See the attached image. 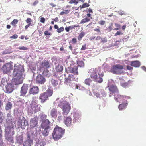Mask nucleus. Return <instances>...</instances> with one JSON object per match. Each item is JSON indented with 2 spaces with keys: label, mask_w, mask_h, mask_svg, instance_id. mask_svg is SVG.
<instances>
[{
  "label": "nucleus",
  "mask_w": 146,
  "mask_h": 146,
  "mask_svg": "<svg viewBox=\"0 0 146 146\" xmlns=\"http://www.w3.org/2000/svg\"><path fill=\"white\" fill-rule=\"evenodd\" d=\"M14 67L13 74L15 78L13 81L15 85L21 84L23 82V79L22 75L24 70L20 64L17 65L15 64Z\"/></svg>",
  "instance_id": "nucleus-1"
},
{
  "label": "nucleus",
  "mask_w": 146,
  "mask_h": 146,
  "mask_svg": "<svg viewBox=\"0 0 146 146\" xmlns=\"http://www.w3.org/2000/svg\"><path fill=\"white\" fill-rule=\"evenodd\" d=\"M89 73L90 74L91 78L96 82L101 83L103 81L102 77L104 76V73L100 68H92L90 70Z\"/></svg>",
  "instance_id": "nucleus-2"
},
{
  "label": "nucleus",
  "mask_w": 146,
  "mask_h": 146,
  "mask_svg": "<svg viewBox=\"0 0 146 146\" xmlns=\"http://www.w3.org/2000/svg\"><path fill=\"white\" fill-rule=\"evenodd\" d=\"M37 98L36 97L33 98L32 100L30 103L29 108L30 113H36L40 110L41 106L38 103Z\"/></svg>",
  "instance_id": "nucleus-3"
},
{
  "label": "nucleus",
  "mask_w": 146,
  "mask_h": 146,
  "mask_svg": "<svg viewBox=\"0 0 146 146\" xmlns=\"http://www.w3.org/2000/svg\"><path fill=\"white\" fill-rule=\"evenodd\" d=\"M65 130L58 125H56L54 129L52 135L55 141H57L62 138L65 133Z\"/></svg>",
  "instance_id": "nucleus-4"
},
{
  "label": "nucleus",
  "mask_w": 146,
  "mask_h": 146,
  "mask_svg": "<svg viewBox=\"0 0 146 146\" xmlns=\"http://www.w3.org/2000/svg\"><path fill=\"white\" fill-rule=\"evenodd\" d=\"M58 106L61 108L63 110V114L64 117L68 114L71 109L70 105L66 101H62L58 104Z\"/></svg>",
  "instance_id": "nucleus-5"
},
{
  "label": "nucleus",
  "mask_w": 146,
  "mask_h": 146,
  "mask_svg": "<svg viewBox=\"0 0 146 146\" xmlns=\"http://www.w3.org/2000/svg\"><path fill=\"white\" fill-rule=\"evenodd\" d=\"M53 93V90L48 89L45 92L41 93L39 96V99L41 103H44L48 99V98L51 96Z\"/></svg>",
  "instance_id": "nucleus-6"
},
{
  "label": "nucleus",
  "mask_w": 146,
  "mask_h": 146,
  "mask_svg": "<svg viewBox=\"0 0 146 146\" xmlns=\"http://www.w3.org/2000/svg\"><path fill=\"white\" fill-rule=\"evenodd\" d=\"M123 66L119 64L113 65L111 68L110 72L114 74H120L123 73L121 70L123 69Z\"/></svg>",
  "instance_id": "nucleus-7"
},
{
  "label": "nucleus",
  "mask_w": 146,
  "mask_h": 146,
  "mask_svg": "<svg viewBox=\"0 0 146 146\" xmlns=\"http://www.w3.org/2000/svg\"><path fill=\"white\" fill-rule=\"evenodd\" d=\"M13 68V66L12 63H8L3 65L2 68V70L4 74H7L9 73Z\"/></svg>",
  "instance_id": "nucleus-8"
},
{
  "label": "nucleus",
  "mask_w": 146,
  "mask_h": 146,
  "mask_svg": "<svg viewBox=\"0 0 146 146\" xmlns=\"http://www.w3.org/2000/svg\"><path fill=\"white\" fill-rule=\"evenodd\" d=\"M130 98V97L126 96L121 95L118 94V93H115L114 95V99L117 102L119 103L124 100H127L128 99Z\"/></svg>",
  "instance_id": "nucleus-9"
},
{
  "label": "nucleus",
  "mask_w": 146,
  "mask_h": 146,
  "mask_svg": "<svg viewBox=\"0 0 146 146\" xmlns=\"http://www.w3.org/2000/svg\"><path fill=\"white\" fill-rule=\"evenodd\" d=\"M78 79L77 76L75 75L69 74L65 78L64 83L67 85L71 82V81H76Z\"/></svg>",
  "instance_id": "nucleus-10"
},
{
  "label": "nucleus",
  "mask_w": 146,
  "mask_h": 146,
  "mask_svg": "<svg viewBox=\"0 0 146 146\" xmlns=\"http://www.w3.org/2000/svg\"><path fill=\"white\" fill-rule=\"evenodd\" d=\"M5 136L6 139L9 141L13 143V135L14 134L13 131L11 133V129H9V130L5 131Z\"/></svg>",
  "instance_id": "nucleus-11"
},
{
  "label": "nucleus",
  "mask_w": 146,
  "mask_h": 146,
  "mask_svg": "<svg viewBox=\"0 0 146 146\" xmlns=\"http://www.w3.org/2000/svg\"><path fill=\"white\" fill-rule=\"evenodd\" d=\"M41 67V68H43L44 69H46L47 68H49L50 67V64L49 62L47 60H44V61H43L40 64ZM48 70L47 69H46V70H44L43 71L42 73L43 74L44 76H46L47 75V74H46L45 73L46 72L47 73L48 72Z\"/></svg>",
  "instance_id": "nucleus-12"
},
{
  "label": "nucleus",
  "mask_w": 146,
  "mask_h": 146,
  "mask_svg": "<svg viewBox=\"0 0 146 146\" xmlns=\"http://www.w3.org/2000/svg\"><path fill=\"white\" fill-rule=\"evenodd\" d=\"M50 122L48 119H46L42 121V123L41 125V127L43 129L44 128L50 129Z\"/></svg>",
  "instance_id": "nucleus-13"
},
{
  "label": "nucleus",
  "mask_w": 146,
  "mask_h": 146,
  "mask_svg": "<svg viewBox=\"0 0 146 146\" xmlns=\"http://www.w3.org/2000/svg\"><path fill=\"white\" fill-rule=\"evenodd\" d=\"M29 87L28 84H23L22 87L21 88L20 91V96H24L26 93Z\"/></svg>",
  "instance_id": "nucleus-14"
},
{
  "label": "nucleus",
  "mask_w": 146,
  "mask_h": 146,
  "mask_svg": "<svg viewBox=\"0 0 146 146\" xmlns=\"http://www.w3.org/2000/svg\"><path fill=\"white\" fill-rule=\"evenodd\" d=\"M46 81V79L41 74H38L36 77V83L40 84H43Z\"/></svg>",
  "instance_id": "nucleus-15"
},
{
  "label": "nucleus",
  "mask_w": 146,
  "mask_h": 146,
  "mask_svg": "<svg viewBox=\"0 0 146 146\" xmlns=\"http://www.w3.org/2000/svg\"><path fill=\"white\" fill-rule=\"evenodd\" d=\"M68 72L73 73L75 75H78V66H74V67H68Z\"/></svg>",
  "instance_id": "nucleus-16"
},
{
  "label": "nucleus",
  "mask_w": 146,
  "mask_h": 146,
  "mask_svg": "<svg viewBox=\"0 0 146 146\" xmlns=\"http://www.w3.org/2000/svg\"><path fill=\"white\" fill-rule=\"evenodd\" d=\"M39 91V89L38 87L33 86L29 90V93L30 94L34 95L38 93Z\"/></svg>",
  "instance_id": "nucleus-17"
},
{
  "label": "nucleus",
  "mask_w": 146,
  "mask_h": 146,
  "mask_svg": "<svg viewBox=\"0 0 146 146\" xmlns=\"http://www.w3.org/2000/svg\"><path fill=\"white\" fill-rule=\"evenodd\" d=\"M5 92L6 93H11L13 90V86L11 83H9L6 85Z\"/></svg>",
  "instance_id": "nucleus-18"
},
{
  "label": "nucleus",
  "mask_w": 146,
  "mask_h": 146,
  "mask_svg": "<svg viewBox=\"0 0 146 146\" xmlns=\"http://www.w3.org/2000/svg\"><path fill=\"white\" fill-rule=\"evenodd\" d=\"M38 123L37 119L35 118H32L30 121V126L31 128L35 127Z\"/></svg>",
  "instance_id": "nucleus-19"
},
{
  "label": "nucleus",
  "mask_w": 146,
  "mask_h": 146,
  "mask_svg": "<svg viewBox=\"0 0 146 146\" xmlns=\"http://www.w3.org/2000/svg\"><path fill=\"white\" fill-rule=\"evenodd\" d=\"M109 90L115 94L119 92V91L117 86H111L109 88Z\"/></svg>",
  "instance_id": "nucleus-20"
},
{
  "label": "nucleus",
  "mask_w": 146,
  "mask_h": 146,
  "mask_svg": "<svg viewBox=\"0 0 146 146\" xmlns=\"http://www.w3.org/2000/svg\"><path fill=\"white\" fill-rule=\"evenodd\" d=\"M72 119L70 117H66L64 120V123L67 126H70L71 123Z\"/></svg>",
  "instance_id": "nucleus-21"
},
{
  "label": "nucleus",
  "mask_w": 146,
  "mask_h": 146,
  "mask_svg": "<svg viewBox=\"0 0 146 146\" xmlns=\"http://www.w3.org/2000/svg\"><path fill=\"white\" fill-rule=\"evenodd\" d=\"M130 65L135 67H138L140 65V62L138 61H132L130 62Z\"/></svg>",
  "instance_id": "nucleus-22"
},
{
  "label": "nucleus",
  "mask_w": 146,
  "mask_h": 146,
  "mask_svg": "<svg viewBox=\"0 0 146 146\" xmlns=\"http://www.w3.org/2000/svg\"><path fill=\"white\" fill-rule=\"evenodd\" d=\"M128 105L127 102L126 100L125 103H122L119 104L118 106L119 110H123L125 109Z\"/></svg>",
  "instance_id": "nucleus-23"
},
{
  "label": "nucleus",
  "mask_w": 146,
  "mask_h": 146,
  "mask_svg": "<svg viewBox=\"0 0 146 146\" xmlns=\"http://www.w3.org/2000/svg\"><path fill=\"white\" fill-rule=\"evenodd\" d=\"M50 115L53 117H56L57 116V110L56 108H53L51 111Z\"/></svg>",
  "instance_id": "nucleus-24"
},
{
  "label": "nucleus",
  "mask_w": 146,
  "mask_h": 146,
  "mask_svg": "<svg viewBox=\"0 0 146 146\" xmlns=\"http://www.w3.org/2000/svg\"><path fill=\"white\" fill-rule=\"evenodd\" d=\"M44 130L42 131V135L45 137H46L49 134L50 130V129H46L44 128Z\"/></svg>",
  "instance_id": "nucleus-25"
},
{
  "label": "nucleus",
  "mask_w": 146,
  "mask_h": 146,
  "mask_svg": "<svg viewBox=\"0 0 146 146\" xmlns=\"http://www.w3.org/2000/svg\"><path fill=\"white\" fill-rule=\"evenodd\" d=\"M68 85L71 87H72L74 89H78V85L74 83H71L68 84Z\"/></svg>",
  "instance_id": "nucleus-26"
},
{
  "label": "nucleus",
  "mask_w": 146,
  "mask_h": 146,
  "mask_svg": "<svg viewBox=\"0 0 146 146\" xmlns=\"http://www.w3.org/2000/svg\"><path fill=\"white\" fill-rule=\"evenodd\" d=\"M90 20V18L88 17H86L81 20L80 23L84 24L89 22Z\"/></svg>",
  "instance_id": "nucleus-27"
},
{
  "label": "nucleus",
  "mask_w": 146,
  "mask_h": 146,
  "mask_svg": "<svg viewBox=\"0 0 146 146\" xmlns=\"http://www.w3.org/2000/svg\"><path fill=\"white\" fill-rule=\"evenodd\" d=\"M12 104L11 102H8L6 105L5 109L6 110H10L12 107Z\"/></svg>",
  "instance_id": "nucleus-28"
},
{
  "label": "nucleus",
  "mask_w": 146,
  "mask_h": 146,
  "mask_svg": "<svg viewBox=\"0 0 146 146\" xmlns=\"http://www.w3.org/2000/svg\"><path fill=\"white\" fill-rule=\"evenodd\" d=\"M63 67L62 65L58 64L56 68V70L58 72H62L63 70Z\"/></svg>",
  "instance_id": "nucleus-29"
},
{
  "label": "nucleus",
  "mask_w": 146,
  "mask_h": 146,
  "mask_svg": "<svg viewBox=\"0 0 146 146\" xmlns=\"http://www.w3.org/2000/svg\"><path fill=\"white\" fill-rule=\"evenodd\" d=\"M32 141L28 140L25 141L23 144V146H31Z\"/></svg>",
  "instance_id": "nucleus-30"
},
{
  "label": "nucleus",
  "mask_w": 146,
  "mask_h": 146,
  "mask_svg": "<svg viewBox=\"0 0 146 146\" xmlns=\"http://www.w3.org/2000/svg\"><path fill=\"white\" fill-rule=\"evenodd\" d=\"M120 81V85L122 87H126L127 86L128 84L127 82H123V81H124V80L122 79L121 78H119Z\"/></svg>",
  "instance_id": "nucleus-31"
},
{
  "label": "nucleus",
  "mask_w": 146,
  "mask_h": 146,
  "mask_svg": "<svg viewBox=\"0 0 146 146\" xmlns=\"http://www.w3.org/2000/svg\"><path fill=\"white\" fill-rule=\"evenodd\" d=\"M92 80L90 78L86 79L84 80V83L88 86H90L92 82Z\"/></svg>",
  "instance_id": "nucleus-32"
},
{
  "label": "nucleus",
  "mask_w": 146,
  "mask_h": 146,
  "mask_svg": "<svg viewBox=\"0 0 146 146\" xmlns=\"http://www.w3.org/2000/svg\"><path fill=\"white\" fill-rule=\"evenodd\" d=\"M51 83L52 85L54 86H56L58 84V81L54 79H52L51 80Z\"/></svg>",
  "instance_id": "nucleus-33"
},
{
  "label": "nucleus",
  "mask_w": 146,
  "mask_h": 146,
  "mask_svg": "<svg viewBox=\"0 0 146 146\" xmlns=\"http://www.w3.org/2000/svg\"><path fill=\"white\" fill-rule=\"evenodd\" d=\"M40 118L43 121L45 120L47 118V115L43 113L40 114Z\"/></svg>",
  "instance_id": "nucleus-34"
},
{
  "label": "nucleus",
  "mask_w": 146,
  "mask_h": 146,
  "mask_svg": "<svg viewBox=\"0 0 146 146\" xmlns=\"http://www.w3.org/2000/svg\"><path fill=\"white\" fill-rule=\"evenodd\" d=\"M23 137L22 136H19L17 138V142L21 144L23 143Z\"/></svg>",
  "instance_id": "nucleus-35"
},
{
  "label": "nucleus",
  "mask_w": 146,
  "mask_h": 146,
  "mask_svg": "<svg viewBox=\"0 0 146 146\" xmlns=\"http://www.w3.org/2000/svg\"><path fill=\"white\" fill-rule=\"evenodd\" d=\"M85 33L84 32H81L79 35L78 36V39L80 41L82 39V37L84 36Z\"/></svg>",
  "instance_id": "nucleus-36"
},
{
  "label": "nucleus",
  "mask_w": 146,
  "mask_h": 146,
  "mask_svg": "<svg viewBox=\"0 0 146 146\" xmlns=\"http://www.w3.org/2000/svg\"><path fill=\"white\" fill-rule=\"evenodd\" d=\"M70 11V10H64V11H62L60 13V15H63L64 14H67Z\"/></svg>",
  "instance_id": "nucleus-37"
},
{
  "label": "nucleus",
  "mask_w": 146,
  "mask_h": 146,
  "mask_svg": "<svg viewBox=\"0 0 146 146\" xmlns=\"http://www.w3.org/2000/svg\"><path fill=\"white\" fill-rule=\"evenodd\" d=\"M18 20L17 19H14L11 23V24L15 26L16 24L18 22Z\"/></svg>",
  "instance_id": "nucleus-38"
},
{
  "label": "nucleus",
  "mask_w": 146,
  "mask_h": 146,
  "mask_svg": "<svg viewBox=\"0 0 146 146\" xmlns=\"http://www.w3.org/2000/svg\"><path fill=\"white\" fill-rule=\"evenodd\" d=\"M77 64L80 67L84 66V63L82 61H78L77 62Z\"/></svg>",
  "instance_id": "nucleus-39"
},
{
  "label": "nucleus",
  "mask_w": 146,
  "mask_h": 146,
  "mask_svg": "<svg viewBox=\"0 0 146 146\" xmlns=\"http://www.w3.org/2000/svg\"><path fill=\"white\" fill-rule=\"evenodd\" d=\"M115 25L116 27H117L116 28H114L113 30H117L120 29L121 28V25L120 24L115 23Z\"/></svg>",
  "instance_id": "nucleus-40"
},
{
  "label": "nucleus",
  "mask_w": 146,
  "mask_h": 146,
  "mask_svg": "<svg viewBox=\"0 0 146 146\" xmlns=\"http://www.w3.org/2000/svg\"><path fill=\"white\" fill-rule=\"evenodd\" d=\"M28 24H29L31 25L32 22V20L30 18H27L25 21Z\"/></svg>",
  "instance_id": "nucleus-41"
},
{
  "label": "nucleus",
  "mask_w": 146,
  "mask_h": 146,
  "mask_svg": "<svg viewBox=\"0 0 146 146\" xmlns=\"http://www.w3.org/2000/svg\"><path fill=\"white\" fill-rule=\"evenodd\" d=\"M107 41V38L105 37L103 38H101V41L100 43H104L106 42Z\"/></svg>",
  "instance_id": "nucleus-42"
},
{
  "label": "nucleus",
  "mask_w": 146,
  "mask_h": 146,
  "mask_svg": "<svg viewBox=\"0 0 146 146\" xmlns=\"http://www.w3.org/2000/svg\"><path fill=\"white\" fill-rule=\"evenodd\" d=\"M64 30V28L63 27H61L59 28H58V30L56 31L58 33H60L62 32Z\"/></svg>",
  "instance_id": "nucleus-43"
},
{
  "label": "nucleus",
  "mask_w": 146,
  "mask_h": 146,
  "mask_svg": "<svg viewBox=\"0 0 146 146\" xmlns=\"http://www.w3.org/2000/svg\"><path fill=\"white\" fill-rule=\"evenodd\" d=\"M18 49L21 50H26L28 49V48H27L24 46L19 47L18 48Z\"/></svg>",
  "instance_id": "nucleus-44"
},
{
  "label": "nucleus",
  "mask_w": 146,
  "mask_h": 146,
  "mask_svg": "<svg viewBox=\"0 0 146 146\" xmlns=\"http://www.w3.org/2000/svg\"><path fill=\"white\" fill-rule=\"evenodd\" d=\"M89 5H90L88 4L87 3H84L83 4L81 7L82 8H84L86 7H89Z\"/></svg>",
  "instance_id": "nucleus-45"
},
{
  "label": "nucleus",
  "mask_w": 146,
  "mask_h": 146,
  "mask_svg": "<svg viewBox=\"0 0 146 146\" xmlns=\"http://www.w3.org/2000/svg\"><path fill=\"white\" fill-rule=\"evenodd\" d=\"M123 34V33H122V32L120 31H117L116 33L114 36H117V35H122Z\"/></svg>",
  "instance_id": "nucleus-46"
},
{
  "label": "nucleus",
  "mask_w": 146,
  "mask_h": 146,
  "mask_svg": "<svg viewBox=\"0 0 146 146\" xmlns=\"http://www.w3.org/2000/svg\"><path fill=\"white\" fill-rule=\"evenodd\" d=\"M39 3V1L38 0L35 1L32 5V6H35Z\"/></svg>",
  "instance_id": "nucleus-47"
},
{
  "label": "nucleus",
  "mask_w": 146,
  "mask_h": 146,
  "mask_svg": "<svg viewBox=\"0 0 146 146\" xmlns=\"http://www.w3.org/2000/svg\"><path fill=\"white\" fill-rule=\"evenodd\" d=\"M18 36L17 34H14L10 36V38L12 39H16L18 37Z\"/></svg>",
  "instance_id": "nucleus-48"
},
{
  "label": "nucleus",
  "mask_w": 146,
  "mask_h": 146,
  "mask_svg": "<svg viewBox=\"0 0 146 146\" xmlns=\"http://www.w3.org/2000/svg\"><path fill=\"white\" fill-rule=\"evenodd\" d=\"M69 3L71 4L75 3L77 4L78 2L76 0H71Z\"/></svg>",
  "instance_id": "nucleus-49"
},
{
  "label": "nucleus",
  "mask_w": 146,
  "mask_h": 146,
  "mask_svg": "<svg viewBox=\"0 0 146 146\" xmlns=\"http://www.w3.org/2000/svg\"><path fill=\"white\" fill-rule=\"evenodd\" d=\"M94 95L96 96L97 97H100V94L99 92H96L94 93Z\"/></svg>",
  "instance_id": "nucleus-50"
},
{
  "label": "nucleus",
  "mask_w": 146,
  "mask_h": 146,
  "mask_svg": "<svg viewBox=\"0 0 146 146\" xmlns=\"http://www.w3.org/2000/svg\"><path fill=\"white\" fill-rule=\"evenodd\" d=\"M98 23L101 25H103L105 23V21L104 20H101L98 22Z\"/></svg>",
  "instance_id": "nucleus-51"
},
{
  "label": "nucleus",
  "mask_w": 146,
  "mask_h": 146,
  "mask_svg": "<svg viewBox=\"0 0 146 146\" xmlns=\"http://www.w3.org/2000/svg\"><path fill=\"white\" fill-rule=\"evenodd\" d=\"M126 68L127 70L131 71L133 69V67L129 65L127 66H126Z\"/></svg>",
  "instance_id": "nucleus-52"
},
{
  "label": "nucleus",
  "mask_w": 146,
  "mask_h": 146,
  "mask_svg": "<svg viewBox=\"0 0 146 146\" xmlns=\"http://www.w3.org/2000/svg\"><path fill=\"white\" fill-rule=\"evenodd\" d=\"M44 34L45 35H51V33L48 32V31H45Z\"/></svg>",
  "instance_id": "nucleus-53"
},
{
  "label": "nucleus",
  "mask_w": 146,
  "mask_h": 146,
  "mask_svg": "<svg viewBox=\"0 0 146 146\" xmlns=\"http://www.w3.org/2000/svg\"><path fill=\"white\" fill-rule=\"evenodd\" d=\"M72 42L74 44H76L77 42V40L76 38H73L72 40Z\"/></svg>",
  "instance_id": "nucleus-54"
},
{
  "label": "nucleus",
  "mask_w": 146,
  "mask_h": 146,
  "mask_svg": "<svg viewBox=\"0 0 146 146\" xmlns=\"http://www.w3.org/2000/svg\"><path fill=\"white\" fill-rule=\"evenodd\" d=\"M86 44H85L84 45H83L81 49V50H84L86 48Z\"/></svg>",
  "instance_id": "nucleus-55"
},
{
  "label": "nucleus",
  "mask_w": 146,
  "mask_h": 146,
  "mask_svg": "<svg viewBox=\"0 0 146 146\" xmlns=\"http://www.w3.org/2000/svg\"><path fill=\"white\" fill-rule=\"evenodd\" d=\"M77 27V26H76L75 25H74V26H69L68 27L69 28V30H72L75 27Z\"/></svg>",
  "instance_id": "nucleus-56"
},
{
  "label": "nucleus",
  "mask_w": 146,
  "mask_h": 146,
  "mask_svg": "<svg viewBox=\"0 0 146 146\" xmlns=\"http://www.w3.org/2000/svg\"><path fill=\"white\" fill-rule=\"evenodd\" d=\"M94 31H96L97 33H99L101 32V30L99 28H95L94 29Z\"/></svg>",
  "instance_id": "nucleus-57"
},
{
  "label": "nucleus",
  "mask_w": 146,
  "mask_h": 146,
  "mask_svg": "<svg viewBox=\"0 0 146 146\" xmlns=\"http://www.w3.org/2000/svg\"><path fill=\"white\" fill-rule=\"evenodd\" d=\"M40 21L41 22L44 23L45 21V19L43 17H41L40 18Z\"/></svg>",
  "instance_id": "nucleus-58"
},
{
  "label": "nucleus",
  "mask_w": 146,
  "mask_h": 146,
  "mask_svg": "<svg viewBox=\"0 0 146 146\" xmlns=\"http://www.w3.org/2000/svg\"><path fill=\"white\" fill-rule=\"evenodd\" d=\"M91 15H92L90 14V13H88L86 15V16L87 17L90 18V19H92V17H91Z\"/></svg>",
  "instance_id": "nucleus-59"
},
{
  "label": "nucleus",
  "mask_w": 146,
  "mask_h": 146,
  "mask_svg": "<svg viewBox=\"0 0 146 146\" xmlns=\"http://www.w3.org/2000/svg\"><path fill=\"white\" fill-rule=\"evenodd\" d=\"M101 38L100 36H97L96 39L97 40H101Z\"/></svg>",
  "instance_id": "nucleus-60"
},
{
  "label": "nucleus",
  "mask_w": 146,
  "mask_h": 146,
  "mask_svg": "<svg viewBox=\"0 0 146 146\" xmlns=\"http://www.w3.org/2000/svg\"><path fill=\"white\" fill-rule=\"evenodd\" d=\"M49 4L52 7H54L56 6V5H54L53 3H50Z\"/></svg>",
  "instance_id": "nucleus-61"
},
{
  "label": "nucleus",
  "mask_w": 146,
  "mask_h": 146,
  "mask_svg": "<svg viewBox=\"0 0 146 146\" xmlns=\"http://www.w3.org/2000/svg\"><path fill=\"white\" fill-rule=\"evenodd\" d=\"M7 82V81H5L4 79H2V80H1V83L2 84H4V83H5V82H6V83Z\"/></svg>",
  "instance_id": "nucleus-62"
},
{
  "label": "nucleus",
  "mask_w": 146,
  "mask_h": 146,
  "mask_svg": "<svg viewBox=\"0 0 146 146\" xmlns=\"http://www.w3.org/2000/svg\"><path fill=\"white\" fill-rule=\"evenodd\" d=\"M31 25L29 24H28L25 26V28L26 29H27Z\"/></svg>",
  "instance_id": "nucleus-63"
},
{
  "label": "nucleus",
  "mask_w": 146,
  "mask_h": 146,
  "mask_svg": "<svg viewBox=\"0 0 146 146\" xmlns=\"http://www.w3.org/2000/svg\"><path fill=\"white\" fill-rule=\"evenodd\" d=\"M108 29H109V30L110 31H111V30L112 29V25H111V26H109L108 27Z\"/></svg>",
  "instance_id": "nucleus-64"
}]
</instances>
